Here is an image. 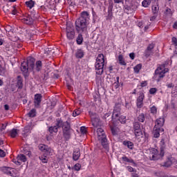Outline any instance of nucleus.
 <instances>
[{"label":"nucleus","mask_w":177,"mask_h":177,"mask_svg":"<svg viewBox=\"0 0 177 177\" xmlns=\"http://www.w3.org/2000/svg\"><path fill=\"white\" fill-rule=\"evenodd\" d=\"M28 70L32 71L34 74L39 73L42 70V61L39 60L35 63L34 57H28L26 61H24L21 64V71L25 77L30 75Z\"/></svg>","instance_id":"nucleus-1"},{"label":"nucleus","mask_w":177,"mask_h":177,"mask_svg":"<svg viewBox=\"0 0 177 177\" xmlns=\"http://www.w3.org/2000/svg\"><path fill=\"white\" fill-rule=\"evenodd\" d=\"M89 20V12L83 11L81 17L75 21V30L77 32H86L88 28V21Z\"/></svg>","instance_id":"nucleus-2"},{"label":"nucleus","mask_w":177,"mask_h":177,"mask_svg":"<svg viewBox=\"0 0 177 177\" xmlns=\"http://www.w3.org/2000/svg\"><path fill=\"white\" fill-rule=\"evenodd\" d=\"M165 156V151L164 148H160V153L155 148L149 149V160L151 161H158V160H162L163 157Z\"/></svg>","instance_id":"nucleus-3"},{"label":"nucleus","mask_w":177,"mask_h":177,"mask_svg":"<svg viewBox=\"0 0 177 177\" xmlns=\"http://www.w3.org/2000/svg\"><path fill=\"white\" fill-rule=\"evenodd\" d=\"M104 55L103 54H99L96 58L95 62V73L97 75H102L104 68Z\"/></svg>","instance_id":"nucleus-4"},{"label":"nucleus","mask_w":177,"mask_h":177,"mask_svg":"<svg viewBox=\"0 0 177 177\" xmlns=\"http://www.w3.org/2000/svg\"><path fill=\"white\" fill-rule=\"evenodd\" d=\"M168 71H169V69L165 68V64H162L155 71L154 78L158 82L161 78H164V77H165V74L166 73H168Z\"/></svg>","instance_id":"nucleus-5"},{"label":"nucleus","mask_w":177,"mask_h":177,"mask_svg":"<svg viewBox=\"0 0 177 177\" xmlns=\"http://www.w3.org/2000/svg\"><path fill=\"white\" fill-rule=\"evenodd\" d=\"M37 19H38V16L37 15H35L32 17V16L28 14H25L21 20L22 23H24V24L32 26V24H34V20H37Z\"/></svg>","instance_id":"nucleus-6"},{"label":"nucleus","mask_w":177,"mask_h":177,"mask_svg":"<svg viewBox=\"0 0 177 177\" xmlns=\"http://www.w3.org/2000/svg\"><path fill=\"white\" fill-rule=\"evenodd\" d=\"M1 171L2 172H3V174H6V175H9L10 176L12 177H17L20 175L19 174V171H17L16 169H13L9 167H3L1 168Z\"/></svg>","instance_id":"nucleus-7"},{"label":"nucleus","mask_w":177,"mask_h":177,"mask_svg":"<svg viewBox=\"0 0 177 177\" xmlns=\"http://www.w3.org/2000/svg\"><path fill=\"white\" fill-rule=\"evenodd\" d=\"M133 129L134 131L135 137L137 138V139H140L143 136V132H142V129H140V123L134 122L133 123Z\"/></svg>","instance_id":"nucleus-8"},{"label":"nucleus","mask_w":177,"mask_h":177,"mask_svg":"<svg viewBox=\"0 0 177 177\" xmlns=\"http://www.w3.org/2000/svg\"><path fill=\"white\" fill-rule=\"evenodd\" d=\"M66 38L68 41H71L75 38V30L74 26H66Z\"/></svg>","instance_id":"nucleus-9"},{"label":"nucleus","mask_w":177,"mask_h":177,"mask_svg":"<svg viewBox=\"0 0 177 177\" xmlns=\"http://www.w3.org/2000/svg\"><path fill=\"white\" fill-rule=\"evenodd\" d=\"M143 100H145V92L141 90L138 92V96L136 99V106L138 109L143 107Z\"/></svg>","instance_id":"nucleus-10"},{"label":"nucleus","mask_w":177,"mask_h":177,"mask_svg":"<svg viewBox=\"0 0 177 177\" xmlns=\"http://www.w3.org/2000/svg\"><path fill=\"white\" fill-rule=\"evenodd\" d=\"M42 102V94L36 93L34 97V106L35 109H39Z\"/></svg>","instance_id":"nucleus-11"},{"label":"nucleus","mask_w":177,"mask_h":177,"mask_svg":"<svg viewBox=\"0 0 177 177\" xmlns=\"http://www.w3.org/2000/svg\"><path fill=\"white\" fill-rule=\"evenodd\" d=\"M98 140L100 142L102 147L105 149V150H109V140H107V136L106 135L98 138Z\"/></svg>","instance_id":"nucleus-12"},{"label":"nucleus","mask_w":177,"mask_h":177,"mask_svg":"<svg viewBox=\"0 0 177 177\" xmlns=\"http://www.w3.org/2000/svg\"><path fill=\"white\" fill-rule=\"evenodd\" d=\"M26 161L27 158L24 154L18 155L17 160H13V162L16 164V165H21V162H26Z\"/></svg>","instance_id":"nucleus-13"},{"label":"nucleus","mask_w":177,"mask_h":177,"mask_svg":"<svg viewBox=\"0 0 177 177\" xmlns=\"http://www.w3.org/2000/svg\"><path fill=\"white\" fill-rule=\"evenodd\" d=\"M39 149L41 150V151H43V153H46V154H50L52 153V148L49 147L48 145L40 144L39 145Z\"/></svg>","instance_id":"nucleus-14"},{"label":"nucleus","mask_w":177,"mask_h":177,"mask_svg":"<svg viewBox=\"0 0 177 177\" xmlns=\"http://www.w3.org/2000/svg\"><path fill=\"white\" fill-rule=\"evenodd\" d=\"M165 122V119H164V118H159L156 120L154 127L159 129H163L162 127H164Z\"/></svg>","instance_id":"nucleus-15"},{"label":"nucleus","mask_w":177,"mask_h":177,"mask_svg":"<svg viewBox=\"0 0 177 177\" xmlns=\"http://www.w3.org/2000/svg\"><path fill=\"white\" fill-rule=\"evenodd\" d=\"M73 130H62V133L64 139L68 141L69 139H71V133H73Z\"/></svg>","instance_id":"nucleus-16"},{"label":"nucleus","mask_w":177,"mask_h":177,"mask_svg":"<svg viewBox=\"0 0 177 177\" xmlns=\"http://www.w3.org/2000/svg\"><path fill=\"white\" fill-rule=\"evenodd\" d=\"M80 157H81V151L79 148H76L73 151V160L74 161H78V160H80Z\"/></svg>","instance_id":"nucleus-17"},{"label":"nucleus","mask_w":177,"mask_h":177,"mask_svg":"<svg viewBox=\"0 0 177 177\" xmlns=\"http://www.w3.org/2000/svg\"><path fill=\"white\" fill-rule=\"evenodd\" d=\"M152 12L153 15H157L160 10V6L158 5V0H155L152 5Z\"/></svg>","instance_id":"nucleus-18"},{"label":"nucleus","mask_w":177,"mask_h":177,"mask_svg":"<svg viewBox=\"0 0 177 177\" xmlns=\"http://www.w3.org/2000/svg\"><path fill=\"white\" fill-rule=\"evenodd\" d=\"M161 132H164V129H160L158 127H153V138H156V139H158V137L160 136V133Z\"/></svg>","instance_id":"nucleus-19"},{"label":"nucleus","mask_w":177,"mask_h":177,"mask_svg":"<svg viewBox=\"0 0 177 177\" xmlns=\"http://www.w3.org/2000/svg\"><path fill=\"white\" fill-rule=\"evenodd\" d=\"M121 158H122L123 162H129L130 164H131V165H133V167H137V165H138L136 164V162H135V160H133V159L129 158L126 156H123Z\"/></svg>","instance_id":"nucleus-20"},{"label":"nucleus","mask_w":177,"mask_h":177,"mask_svg":"<svg viewBox=\"0 0 177 177\" xmlns=\"http://www.w3.org/2000/svg\"><path fill=\"white\" fill-rule=\"evenodd\" d=\"M28 133H31V125H26L22 131L24 138H26Z\"/></svg>","instance_id":"nucleus-21"},{"label":"nucleus","mask_w":177,"mask_h":177,"mask_svg":"<svg viewBox=\"0 0 177 177\" xmlns=\"http://www.w3.org/2000/svg\"><path fill=\"white\" fill-rule=\"evenodd\" d=\"M78 35L76 39V42L77 45H82V43L84 42V37H82V35L84 32H77Z\"/></svg>","instance_id":"nucleus-22"},{"label":"nucleus","mask_w":177,"mask_h":177,"mask_svg":"<svg viewBox=\"0 0 177 177\" xmlns=\"http://www.w3.org/2000/svg\"><path fill=\"white\" fill-rule=\"evenodd\" d=\"M84 50L82 49H77L75 53V57L76 59H82L84 57Z\"/></svg>","instance_id":"nucleus-23"},{"label":"nucleus","mask_w":177,"mask_h":177,"mask_svg":"<svg viewBox=\"0 0 177 177\" xmlns=\"http://www.w3.org/2000/svg\"><path fill=\"white\" fill-rule=\"evenodd\" d=\"M48 131L50 134L57 133V132H59V129L55 125V126L48 127Z\"/></svg>","instance_id":"nucleus-24"},{"label":"nucleus","mask_w":177,"mask_h":177,"mask_svg":"<svg viewBox=\"0 0 177 177\" xmlns=\"http://www.w3.org/2000/svg\"><path fill=\"white\" fill-rule=\"evenodd\" d=\"M124 146H127L128 149H130V150H133V142L131 141L124 140L123 141Z\"/></svg>","instance_id":"nucleus-25"},{"label":"nucleus","mask_w":177,"mask_h":177,"mask_svg":"<svg viewBox=\"0 0 177 177\" xmlns=\"http://www.w3.org/2000/svg\"><path fill=\"white\" fill-rule=\"evenodd\" d=\"M17 86L19 89L23 88V79L20 76H17Z\"/></svg>","instance_id":"nucleus-26"},{"label":"nucleus","mask_w":177,"mask_h":177,"mask_svg":"<svg viewBox=\"0 0 177 177\" xmlns=\"http://www.w3.org/2000/svg\"><path fill=\"white\" fill-rule=\"evenodd\" d=\"M63 124H64V122H63V120H62V118H58L56 119L55 126L58 129L59 128H62Z\"/></svg>","instance_id":"nucleus-27"},{"label":"nucleus","mask_w":177,"mask_h":177,"mask_svg":"<svg viewBox=\"0 0 177 177\" xmlns=\"http://www.w3.org/2000/svg\"><path fill=\"white\" fill-rule=\"evenodd\" d=\"M118 59L120 66H127V62H125V59H124V56L122 55H119Z\"/></svg>","instance_id":"nucleus-28"},{"label":"nucleus","mask_w":177,"mask_h":177,"mask_svg":"<svg viewBox=\"0 0 177 177\" xmlns=\"http://www.w3.org/2000/svg\"><path fill=\"white\" fill-rule=\"evenodd\" d=\"M71 126L70 125V123L68 122H64L62 125V131H71Z\"/></svg>","instance_id":"nucleus-29"},{"label":"nucleus","mask_w":177,"mask_h":177,"mask_svg":"<svg viewBox=\"0 0 177 177\" xmlns=\"http://www.w3.org/2000/svg\"><path fill=\"white\" fill-rule=\"evenodd\" d=\"M18 135H19V130H17V129H12L10 131V136L11 138H16V136H17Z\"/></svg>","instance_id":"nucleus-30"},{"label":"nucleus","mask_w":177,"mask_h":177,"mask_svg":"<svg viewBox=\"0 0 177 177\" xmlns=\"http://www.w3.org/2000/svg\"><path fill=\"white\" fill-rule=\"evenodd\" d=\"M97 138H102L106 135L104 130L102 128L97 129Z\"/></svg>","instance_id":"nucleus-31"},{"label":"nucleus","mask_w":177,"mask_h":177,"mask_svg":"<svg viewBox=\"0 0 177 177\" xmlns=\"http://www.w3.org/2000/svg\"><path fill=\"white\" fill-rule=\"evenodd\" d=\"M26 5L27 8H29V9H32V8H34V6H35V1L30 0L26 2Z\"/></svg>","instance_id":"nucleus-32"},{"label":"nucleus","mask_w":177,"mask_h":177,"mask_svg":"<svg viewBox=\"0 0 177 177\" xmlns=\"http://www.w3.org/2000/svg\"><path fill=\"white\" fill-rule=\"evenodd\" d=\"M172 165V160L171 159H168L166 162H165L163 164H161V167H165L166 168H169Z\"/></svg>","instance_id":"nucleus-33"},{"label":"nucleus","mask_w":177,"mask_h":177,"mask_svg":"<svg viewBox=\"0 0 177 177\" xmlns=\"http://www.w3.org/2000/svg\"><path fill=\"white\" fill-rule=\"evenodd\" d=\"M28 117L31 118H34L37 115V110L35 109H31L29 113H28Z\"/></svg>","instance_id":"nucleus-34"},{"label":"nucleus","mask_w":177,"mask_h":177,"mask_svg":"<svg viewBox=\"0 0 177 177\" xmlns=\"http://www.w3.org/2000/svg\"><path fill=\"white\" fill-rule=\"evenodd\" d=\"M151 3V0H144L142 2V6H143V8H149Z\"/></svg>","instance_id":"nucleus-35"},{"label":"nucleus","mask_w":177,"mask_h":177,"mask_svg":"<svg viewBox=\"0 0 177 177\" xmlns=\"http://www.w3.org/2000/svg\"><path fill=\"white\" fill-rule=\"evenodd\" d=\"M146 120V115L145 113H142L138 116V121L139 122H143Z\"/></svg>","instance_id":"nucleus-36"},{"label":"nucleus","mask_w":177,"mask_h":177,"mask_svg":"<svg viewBox=\"0 0 177 177\" xmlns=\"http://www.w3.org/2000/svg\"><path fill=\"white\" fill-rule=\"evenodd\" d=\"M134 73H136V74H139V72L140 71V70H142V64H137L134 68Z\"/></svg>","instance_id":"nucleus-37"},{"label":"nucleus","mask_w":177,"mask_h":177,"mask_svg":"<svg viewBox=\"0 0 177 177\" xmlns=\"http://www.w3.org/2000/svg\"><path fill=\"white\" fill-rule=\"evenodd\" d=\"M120 118V113L117 112L115 110H113L112 114V120H118Z\"/></svg>","instance_id":"nucleus-38"},{"label":"nucleus","mask_w":177,"mask_h":177,"mask_svg":"<svg viewBox=\"0 0 177 177\" xmlns=\"http://www.w3.org/2000/svg\"><path fill=\"white\" fill-rule=\"evenodd\" d=\"M73 171H81V164L76 163L73 167H71Z\"/></svg>","instance_id":"nucleus-39"},{"label":"nucleus","mask_w":177,"mask_h":177,"mask_svg":"<svg viewBox=\"0 0 177 177\" xmlns=\"http://www.w3.org/2000/svg\"><path fill=\"white\" fill-rule=\"evenodd\" d=\"M118 120L121 124H125L127 122V117L125 115H120Z\"/></svg>","instance_id":"nucleus-40"},{"label":"nucleus","mask_w":177,"mask_h":177,"mask_svg":"<svg viewBox=\"0 0 177 177\" xmlns=\"http://www.w3.org/2000/svg\"><path fill=\"white\" fill-rule=\"evenodd\" d=\"M39 160H41V162H43V164H46V162H48V158L45 155H41V156H39Z\"/></svg>","instance_id":"nucleus-41"},{"label":"nucleus","mask_w":177,"mask_h":177,"mask_svg":"<svg viewBox=\"0 0 177 177\" xmlns=\"http://www.w3.org/2000/svg\"><path fill=\"white\" fill-rule=\"evenodd\" d=\"M165 14L167 16H172V15H174V12H172V10H171V8H167L165 11Z\"/></svg>","instance_id":"nucleus-42"},{"label":"nucleus","mask_w":177,"mask_h":177,"mask_svg":"<svg viewBox=\"0 0 177 177\" xmlns=\"http://www.w3.org/2000/svg\"><path fill=\"white\" fill-rule=\"evenodd\" d=\"M150 113L151 114H157V106H152L150 107Z\"/></svg>","instance_id":"nucleus-43"},{"label":"nucleus","mask_w":177,"mask_h":177,"mask_svg":"<svg viewBox=\"0 0 177 177\" xmlns=\"http://www.w3.org/2000/svg\"><path fill=\"white\" fill-rule=\"evenodd\" d=\"M115 89H118L120 88V77H116V82H115Z\"/></svg>","instance_id":"nucleus-44"},{"label":"nucleus","mask_w":177,"mask_h":177,"mask_svg":"<svg viewBox=\"0 0 177 177\" xmlns=\"http://www.w3.org/2000/svg\"><path fill=\"white\" fill-rule=\"evenodd\" d=\"M80 132L83 135H86V133H88V131L86 130V127H85V126L81 127H80Z\"/></svg>","instance_id":"nucleus-45"},{"label":"nucleus","mask_w":177,"mask_h":177,"mask_svg":"<svg viewBox=\"0 0 177 177\" xmlns=\"http://www.w3.org/2000/svg\"><path fill=\"white\" fill-rule=\"evenodd\" d=\"M81 114V110L75 109L73 112V117H77V115H80Z\"/></svg>","instance_id":"nucleus-46"},{"label":"nucleus","mask_w":177,"mask_h":177,"mask_svg":"<svg viewBox=\"0 0 177 177\" xmlns=\"http://www.w3.org/2000/svg\"><path fill=\"white\" fill-rule=\"evenodd\" d=\"M157 88H151L149 91V95H155L157 93Z\"/></svg>","instance_id":"nucleus-47"},{"label":"nucleus","mask_w":177,"mask_h":177,"mask_svg":"<svg viewBox=\"0 0 177 177\" xmlns=\"http://www.w3.org/2000/svg\"><path fill=\"white\" fill-rule=\"evenodd\" d=\"M126 168L129 172H133V174L136 173V169L132 167L131 166H127Z\"/></svg>","instance_id":"nucleus-48"},{"label":"nucleus","mask_w":177,"mask_h":177,"mask_svg":"<svg viewBox=\"0 0 177 177\" xmlns=\"http://www.w3.org/2000/svg\"><path fill=\"white\" fill-rule=\"evenodd\" d=\"M11 15H17V10L16 9V6H11Z\"/></svg>","instance_id":"nucleus-49"},{"label":"nucleus","mask_w":177,"mask_h":177,"mask_svg":"<svg viewBox=\"0 0 177 177\" xmlns=\"http://www.w3.org/2000/svg\"><path fill=\"white\" fill-rule=\"evenodd\" d=\"M160 145H161L160 147H162L163 148V151H165V139H164V138L161 139Z\"/></svg>","instance_id":"nucleus-50"},{"label":"nucleus","mask_w":177,"mask_h":177,"mask_svg":"<svg viewBox=\"0 0 177 177\" xmlns=\"http://www.w3.org/2000/svg\"><path fill=\"white\" fill-rule=\"evenodd\" d=\"M154 44H151L147 46V50H148L149 52L153 50V49H154Z\"/></svg>","instance_id":"nucleus-51"},{"label":"nucleus","mask_w":177,"mask_h":177,"mask_svg":"<svg viewBox=\"0 0 177 177\" xmlns=\"http://www.w3.org/2000/svg\"><path fill=\"white\" fill-rule=\"evenodd\" d=\"M40 81H46V75L44 73H41L39 77Z\"/></svg>","instance_id":"nucleus-52"},{"label":"nucleus","mask_w":177,"mask_h":177,"mask_svg":"<svg viewBox=\"0 0 177 177\" xmlns=\"http://www.w3.org/2000/svg\"><path fill=\"white\" fill-rule=\"evenodd\" d=\"M171 41H172L173 45H174V46H177V38L176 37H173L171 38Z\"/></svg>","instance_id":"nucleus-53"},{"label":"nucleus","mask_w":177,"mask_h":177,"mask_svg":"<svg viewBox=\"0 0 177 177\" xmlns=\"http://www.w3.org/2000/svg\"><path fill=\"white\" fill-rule=\"evenodd\" d=\"M113 2L109 3V6L108 7V12H113Z\"/></svg>","instance_id":"nucleus-54"},{"label":"nucleus","mask_w":177,"mask_h":177,"mask_svg":"<svg viewBox=\"0 0 177 177\" xmlns=\"http://www.w3.org/2000/svg\"><path fill=\"white\" fill-rule=\"evenodd\" d=\"M108 19L111 20L113 19V12L108 11Z\"/></svg>","instance_id":"nucleus-55"},{"label":"nucleus","mask_w":177,"mask_h":177,"mask_svg":"<svg viewBox=\"0 0 177 177\" xmlns=\"http://www.w3.org/2000/svg\"><path fill=\"white\" fill-rule=\"evenodd\" d=\"M140 86L142 88H145V86H147V81L142 82L140 83Z\"/></svg>","instance_id":"nucleus-56"},{"label":"nucleus","mask_w":177,"mask_h":177,"mask_svg":"<svg viewBox=\"0 0 177 177\" xmlns=\"http://www.w3.org/2000/svg\"><path fill=\"white\" fill-rule=\"evenodd\" d=\"M6 156V153H5V151L3 150L0 149V157H5Z\"/></svg>","instance_id":"nucleus-57"},{"label":"nucleus","mask_w":177,"mask_h":177,"mask_svg":"<svg viewBox=\"0 0 177 177\" xmlns=\"http://www.w3.org/2000/svg\"><path fill=\"white\" fill-rule=\"evenodd\" d=\"M91 122H92L93 127H97L98 124L97 122H95V120L92 119Z\"/></svg>","instance_id":"nucleus-58"},{"label":"nucleus","mask_w":177,"mask_h":177,"mask_svg":"<svg viewBox=\"0 0 177 177\" xmlns=\"http://www.w3.org/2000/svg\"><path fill=\"white\" fill-rule=\"evenodd\" d=\"M114 3H124V0H113Z\"/></svg>","instance_id":"nucleus-59"},{"label":"nucleus","mask_w":177,"mask_h":177,"mask_svg":"<svg viewBox=\"0 0 177 177\" xmlns=\"http://www.w3.org/2000/svg\"><path fill=\"white\" fill-rule=\"evenodd\" d=\"M6 129V125H5V124H1V125H0V130L1 131H4V129Z\"/></svg>","instance_id":"nucleus-60"},{"label":"nucleus","mask_w":177,"mask_h":177,"mask_svg":"<svg viewBox=\"0 0 177 177\" xmlns=\"http://www.w3.org/2000/svg\"><path fill=\"white\" fill-rule=\"evenodd\" d=\"M157 19V15H153L149 18L150 21H154Z\"/></svg>","instance_id":"nucleus-61"},{"label":"nucleus","mask_w":177,"mask_h":177,"mask_svg":"<svg viewBox=\"0 0 177 177\" xmlns=\"http://www.w3.org/2000/svg\"><path fill=\"white\" fill-rule=\"evenodd\" d=\"M129 57L131 59V60H133L135 59V53H131L129 54Z\"/></svg>","instance_id":"nucleus-62"},{"label":"nucleus","mask_w":177,"mask_h":177,"mask_svg":"<svg viewBox=\"0 0 177 177\" xmlns=\"http://www.w3.org/2000/svg\"><path fill=\"white\" fill-rule=\"evenodd\" d=\"M111 130L112 135H117V131H115V129H114L113 127H111Z\"/></svg>","instance_id":"nucleus-63"},{"label":"nucleus","mask_w":177,"mask_h":177,"mask_svg":"<svg viewBox=\"0 0 177 177\" xmlns=\"http://www.w3.org/2000/svg\"><path fill=\"white\" fill-rule=\"evenodd\" d=\"M125 107L126 109H131V104H129V102H126Z\"/></svg>","instance_id":"nucleus-64"}]
</instances>
